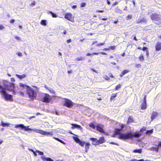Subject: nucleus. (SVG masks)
Segmentation results:
<instances>
[{
  "instance_id": "nucleus-1",
  "label": "nucleus",
  "mask_w": 161,
  "mask_h": 161,
  "mask_svg": "<svg viewBox=\"0 0 161 161\" xmlns=\"http://www.w3.org/2000/svg\"><path fill=\"white\" fill-rule=\"evenodd\" d=\"M125 126V125L121 124L120 125V128H116L114 132V136L118 135L119 139L124 140L132 139L134 136L138 137L140 136L139 132H135L133 133L131 132L123 133V129Z\"/></svg>"
},
{
  "instance_id": "nucleus-2",
  "label": "nucleus",
  "mask_w": 161,
  "mask_h": 161,
  "mask_svg": "<svg viewBox=\"0 0 161 161\" xmlns=\"http://www.w3.org/2000/svg\"><path fill=\"white\" fill-rule=\"evenodd\" d=\"M6 89L0 85V92L1 93L2 97L6 101L13 100V96L8 94L6 92Z\"/></svg>"
},
{
  "instance_id": "nucleus-3",
  "label": "nucleus",
  "mask_w": 161,
  "mask_h": 161,
  "mask_svg": "<svg viewBox=\"0 0 161 161\" xmlns=\"http://www.w3.org/2000/svg\"><path fill=\"white\" fill-rule=\"evenodd\" d=\"M151 19L154 23L157 25L161 24V16L156 14H153L151 15Z\"/></svg>"
},
{
  "instance_id": "nucleus-4",
  "label": "nucleus",
  "mask_w": 161,
  "mask_h": 161,
  "mask_svg": "<svg viewBox=\"0 0 161 161\" xmlns=\"http://www.w3.org/2000/svg\"><path fill=\"white\" fill-rule=\"evenodd\" d=\"M26 92L29 98L32 100L34 99L36 97V92L35 91L33 88L31 87H30L29 89H27Z\"/></svg>"
},
{
  "instance_id": "nucleus-5",
  "label": "nucleus",
  "mask_w": 161,
  "mask_h": 161,
  "mask_svg": "<svg viewBox=\"0 0 161 161\" xmlns=\"http://www.w3.org/2000/svg\"><path fill=\"white\" fill-rule=\"evenodd\" d=\"M37 133H39L42 135H46L47 136H52L53 134L51 132L47 131L37 129H33L32 130Z\"/></svg>"
},
{
  "instance_id": "nucleus-6",
  "label": "nucleus",
  "mask_w": 161,
  "mask_h": 161,
  "mask_svg": "<svg viewBox=\"0 0 161 161\" xmlns=\"http://www.w3.org/2000/svg\"><path fill=\"white\" fill-rule=\"evenodd\" d=\"M51 96L47 93H44L43 94L42 97L40 100L43 102L49 103L51 100Z\"/></svg>"
},
{
  "instance_id": "nucleus-7",
  "label": "nucleus",
  "mask_w": 161,
  "mask_h": 161,
  "mask_svg": "<svg viewBox=\"0 0 161 161\" xmlns=\"http://www.w3.org/2000/svg\"><path fill=\"white\" fill-rule=\"evenodd\" d=\"M62 103L64 106L68 108L72 107L73 105V103L71 100L67 98L64 99V100L62 102Z\"/></svg>"
},
{
  "instance_id": "nucleus-8",
  "label": "nucleus",
  "mask_w": 161,
  "mask_h": 161,
  "mask_svg": "<svg viewBox=\"0 0 161 161\" xmlns=\"http://www.w3.org/2000/svg\"><path fill=\"white\" fill-rule=\"evenodd\" d=\"M15 127L16 128H20L21 129L24 130L25 131H32V129L29 128L28 126H25L22 124H19L15 125Z\"/></svg>"
},
{
  "instance_id": "nucleus-9",
  "label": "nucleus",
  "mask_w": 161,
  "mask_h": 161,
  "mask_svg": "<svg viewBox=\"0 0 161 161\" xmlns=\"http://www.w3.org/2000/svg\"><path fill=\"white\" fill-rule=\"evenodd\" d=\"M73 138L76 143H78L82 147H84L86 143L84 141L80 140L77 137L73 136Z\"/></svg>"
},
{
  "instance_id": "nucleus-10",
  "label": "nucleus",
  "mask_w": 161,
  "mask_h": 161,
  "mask_svg": "<svg viewBox=\"0 0 161 161\" xmlns=\"http://www.w3.org/2000/svg\"><path fill=\"white\" fill-rule=\"evenodd\" d=\"M72 14L70 13H66L64 15V18L66 19L72 21Z\"/></svg>"
},
{
  "instance_id": "nucleus-11",
  "label": "nucleus",
  "mask_w": 161,
  "mask_h": 161,
  "mask_svg": "<svg viewBox=\"0 0 161 161\" xmlns=\"http://www.w3.org/2000/svg\"><path fill=\"white\" fill-rule=\"evenodd\" d=\"M71 125H72V126L71 127V128L72 129H77L79 130H81L82 129V127L79 125L75 124H71Z\"/></svg>"
},
{
  "instance_id": "nucleus-12",
  "label": "nucleus",
  "mask_w": 161,
  "mask_h": 161,
  "mask_svg": "<svg viewBox=\"0 0 161 161\" xmlns=\"http://www.w3.org/2000/svg\"><path fill=\"white\" fill-rule=\"evenodd\" d=\"M90 140L92 142V144L93 145H96L99 144L98 140L95 138H90Z\"/></svg>"
},
{
  "instance_id": "nucleus-13",
  "label": "nucleus",
  "mask_w": 161,
  "mask_h": 161,
  "mask_svg": "<svg viewBox=\"0 0 161 161\" xmlns=\"http://www.w3.org/2000/svg\"><path fill=\"white\" fill-rule=\"evenodd\" d=\"M155 50L156 51H159L161 49V42H158L155 45Z\"/></svg>"
},
{
  "instance_id": "nucleus-14",
  "label": "nucleus",
  "mask_w": 161,
  "mask_h": 161,
  "mask_svg": "<svg viewBox=\"0 0 161 161\" xmlns=\"http://www.w3.org/2000/svg\"><path fill=\"white\" fill-rule=\"evenodd\" d=\"M96 128L97 130L99 131V132L103 133H104V131L103 128L101 126H100V125H97L96 126Z\"/></svg>"
},
{
  "instance_id": "nucleus-15",
  "label": "nucleus",
  "mask_w": 161,
  "mask_h": 161,
  "mask_svg": "<svg viewBox=\"0 0 161 161\" xmlns=\"http://www.w3.org/2000/svg\"><path fill=\"white\" fill-rule=\"evenodd\" d=\"M158 114L157 112H153L151 117V119L152 120L154 119L155 118V117Z\"/></svg>"
},
{
  "instance_id": "nucleus-16",
  "label": "nucleus",
  "mask_w": 161,
  "mask_h": 161,
  "mask_svg": "<svg viewBox=\"0 0 161 161\" xmlns=\"http://www.w3.org/2000/svg\"><path fill=\"white\" fill-rule=\"evenodd\" d=\"M19 86L23 88H25V87H26V90L28 89H29V88L30 87V86L27 85H25L24 84H23L22 83H19Z\"/></svg>"
},
{
  "instance_id": "nucleus-17",
  "label": "nucleus",
  "mask_w": 161,
  "mask_h": 161,
  "mask_svg": "<svg viewBox=\"0 0 161 161\" xmlns=\"http://www.w3.org/2000/svg\"><path fill=\"white\" fill-rule=\"evenodd\" d=\"M105 142V140L103 137H101L98 140L99 143H102Z\"/></svg>"
},
{
  "instance_id": "nucleus-18",
  "label": "nucleus",
  "mask_w": 161,
  "mask_h": 161,
  "mask_svg": "<svg viewBox=\"0 0 161 161\" xmlns=\"http://www.w3.org/2000/svg\"><path fill=\"white\" fill-rule=\"evenodd\" d=\"M16 76L19 79H22L23 78H25L26 76V75L25 74H23L22 75H19L18 74H16Z\"/></svg>"
},
{
  "instance_id": "nucleus-19",
  "label": "nucleus",
  "mask_w": 161,
  "mask_h": 161,
  "mask_svg": "<svg viewBox=\"0 0 161 161\" xmlns=\"http://www.w3.org/2000/svg\"><path fill=\"white\" fill-rule=\"evenodd\" d=\"M53 138L56 140L57 141H58L60 142V143L63 144H65V143L64 141H63L62 140L60 139L59 138L54 136H53Z\"/></svg>"
},
{
  "instance_id": "nucleus-20",
  "label": "nucleus",
  "mask_w": 161,
  "mask_h": 161,
  "mask_svg": "<svg viewBox=\"0 0 161 161\" xmlns=\"http://www.w3.org/2000/svg\"><path fill=\"white\" fill-rule=\"evenodd\" d=\"M9 86L10 87V90H13L14 88V84L13 83H10ZM8 90H10V89H9L8 88H7Z\"/></svg>"
},
{
  "instance_id": "nucleus-21",
  "label": "nucleus",
  "mask_w": 161,
  "mask_h": 161,
  "mask_svg": "<svg viewBox=\"0 0 161 161\" xmlns=\"http://www.w3.org/2000/svg\"><path fill=\"white\" fill-rule=\"evenodd\" d=\"M1 125L3 127L8 126L10 125V123H4L3 121H2Z\"/></svg>"
},
{
  "instance_id": "nucleus-22",
  "label": "nucleus",
  "mask_w": 161,
  "mask_h": 161,
  "mask_svg": "<svg viewBox=\"0 0 161 161\" xmlns=\"http://www.w3.org/2000/svg\"><path fill=\"white\" fill-rule=\"evenodd\" d=\"M133 152L134 153H142V151L141 149H136L134 150Z\"/></svg>"
},
{
  "instance_id": "nucleus-23",
  "label": "nucleus",
  "mask_w": 161,
  "mask_h": 161,
  "mask_svg": "<svg viewBox=\"0 0 161 161\" xmlns=\"http://www.w3.org/2000/svg\"><path fill=\"white\" fill-rule=\"evenodd\" d=\"M146 107H147L146 103L143 102V103L142 105V106H141V109L142 110L145 109L146 108Z\"/></svg>"
},
{
  "instance_id": "nucleus-24",
  "label": "nucleus",
  "mask_w": 161,
  "mask_h": 161,
  "mask_svg": "<svg viewBox=\"0 0 161 161\" xmlns=\"http://www.w3.org/2000/svg\"><path fill=\"white\" fill-rule=\"evenodd\" d=\"M85 60V58L82 57H80L77 58L75 59V61H79L80 60Z\"/></svg>"
},
{
  "instance_id": "nucleus-25",
  "label": "nucleus",
  "mask_w": 161,
  "mask_h": 161,
  "mask_svg": "<svg viewBox=\"0 0 161 161\" xmlns=\"http://www.w3.org/2000/svg\"><path fill=\"white\" fill-rule=\"evenodd\" d=\"M40 24L46 26L47 25L46 21L45 20H42L41 21Z\"/></svg>"
},
{
  "instance_id": "nucleus-26",
  "label": "nucleus",
  "mask_w": 161,
  "mask_h": 161,
  "mask_svg": "<svg viewBox=\"0 0 161 161\" xmlns=\"http://www.w3.org/2000/svg\"><path fill=\"white\" fill-rule=\"evenodd\" d=\"M49 13L51 14L53 18H57L58 17V15L54 13L51 11H49Z\"/></svg>"
},
{
  "instance_id": "nucleus-27",
  "label": "nucleus",
  "mask_w": 161,
  "mask_h": 161,
  "mask_svg": "<svg viewBox=\"0 0 161 161\" xmlns=\"http://www.w3.org/2000/svg\"><path fill=\"white\" fill-rule=\"evenodd\" d=\"M133 119L132 117H131L130 116V117L128 118V122L129 123H131L132 122H133Z\"/></svg>"
},
{
  "instance_id": "nucleus-28",
  "label": "nucleus",
  "mask_w": 161,
  "mask_h": 161,
  "mask_svg": "<svg viewBox=\"0 0 161 161\" xmlns=\"http://www.w3.org/2000/svg\"><path fill=\"white\" fill-rule=\"evenodd\" d=\"M89 126L91 128H92L93 129H95L96 127L95 126V125L92 123H91L89 124Z\"/></svg>"
},
{
  "instance_id": "nucleus-29",
  "label": "nucleus",
  "mask_w": 161,
  "mask_h": 161,
  "mask_svg": "<svg viewBox=\"0 0 161 161\" xmlns=\"http://www.w3.org/2000/svg\"><path fill=\"white\" fill-rule=\"evenodd\" d=\"M85 144V148L89 149V147L90 145V144L88 142H86Z\"/></svg>"
},
{
  "instance_id": "nucleus-30",
  "label": "nucleus",
  "mask_w": 161,
  "mask_h": 161,
  "mask_svg": "<svg viewBox=\"0 0 161 161\" xmlns=\"http://www.w3.org/2000/svg\"><path fill=\"white\" fill-rule=\"evenodd\" d=\"M139 59L140 61H143L144 60V57L143 55L141 54L139 58Z\"/></svg>"
},
{
  "instance_id": "nucleus-31",
  "label": "nucleus",
  "mask_w": 161,
  "mask_h": 161,
  "mask_svg": "<svg viewBox=\"0 0 161 161\" xmlns=\"http://www.w3.org/2000/svg\"><path fill=\"white\" fill-rule=\"evenodd\" d=\"M153 132V130H147L146 131V133L147 134L150 135Z\"/></svg>"
},
{
  "instance_id": "nucleus-32",
  "label": "nucleus",
  "mask_w": 161,
  "mask_h": 161,
  "mask_svg": "<svg viewBox=\"0 0 161 161\" xmlns=\"http://www.w3.org/2000/svg\"><path fill=\"white\" fill-rule=\"evenodd\" d=\"M121 86V85L119 84L117 85L116 86L115 88V90H118L119 88H120Z\"/></svg>"
},
{
  "instance_id": "nucleus-33",
  "label": "nucleus",
  "mask_w": 161,
  "mask_h": 161,
  "mask_svg": "<svg viewBox=\"0 0 161 161\" xmlns=\"http://www.w3.org/2000/svg\"><path fill=\"white\" fill-rule=\"evenodd\" d=\"M36 152L38 153L40 155H42V156H43V155L44 153L43 152H41L39 150H37L36 151Z\"/></svg>"
},
{
  "instance_id": "nucleus-34",
  "label": "nucleus",
  "mask_w": 161,
  "mask_h": 161,
  "mask_svg": "<svg viewBox=\"0 0 161 161\" xmlns=\"http://www.w3.org/2000/svg\"><path fill=\"white\" fill-rule=\"evenodd\" d=\"M117 96V94H112L111 97V100H112V99H113L115 97H116Z\"/></svg>"
},
{
  "instance_id": "nucleus-35",
  "label": "nucleus",
  "mask_w": 161,
  "mask_h": 161,
  "mask_svg": "<svg viewBox=\"0 0 161 161\" xmlns=\"http://www.w3.org/2000/svg\"><path fill=\"white\" fill-rule=\"evenodd\" d=\"M129 72V71L128 70L125 69L123 70L122 72L123 73V75H125V74H126L127 73Z\"/></svg>"
},
{
  "instance_id": "nucleus-36",
  "label": "nucleus",
  "mask_w": 161,
  "mask_h": 161,
  "mask_svg": "<svg viewBox=\"0 0 161 161\" xmlns=\"http://www.w3.org/2000/svg\"><path fill=\"white\" fill-rule=\"evenodd\" d=\"M130 161H144L143 159H141L140 160H137L136 159H133L130 160Z\"/></svg>"
},
{
  "instance_id": "nucleus-37",
  "label": "nucleus",
  "mask_w": 161,
  "mask_h": 161,
  "mask_svg": "<svg viewBox=\"0 0 161 161\" xmlns=\"http://www.w3.org/2000/svg\"><path fill=\"white\" fill-rule=\"evenodd\" d=\"M86 5V3H81L80 7H84Z\"/></svg>"
},
{
  "instance_id": "nucleus-38",
  "label": "nucleus",
  "mask_w": 161,
  "mask_h": 161,
  "mask_svg": "<svg viewBox=\"0 0 161 161\" xmlns=\"http://www.w3.org/2000/svg\"><path fill=\"white\" fill-rule=\"evenodd\" d=\"M131 18H132V15L130 14H129L127 16L126 19H130Z\"/></svg>"
},
{
  "instance_id": "nucleus-39",
  "label": "nucleus",
  "mask_w": 161,
  "mask_h": 161,
  "mask_svg": "<svg viewBox=\"0 0 161 161\" xmlns=\"http://www.w3.org/2000/svg\"><path fill=\"white\" fill-rule=\"evenodd\" d=\"M116 47L114 46H110L109 47V48L114 50L115 49Z\"/></svg>"
},
{
  "instance_id": "nucleus-40",
  "label": "nucleus",
  "mask_w": 161,
  "mask_h": 161,
  "mask_svg": "<svg viewBox=\"0 0 161 161\" xmlns=\"http://www.w3.org/2000/svg\"><path fill=\"white\" fill-rule=\"evenodd\" d=\"M104 44H105V43L104 42H102V43H99L98 44H97L96 45V46H103V45H104Z\"/></svg>"
},
{
  "instance_id": "nucleus-41",
  "label": "nucleus",
  "mask_w": 161,
  "mask_h": 161,
  "mask_svg": "<svg viewBox=\"0 0 161 161\" xmlns=\"http://www.w3.org/2000/svg\"><path fill=\"white\" fill-rule=\"evenodd\" d=\"M103 77L104 79H105L107 80H108L109 79H110V78L108 76L106 75L104 76Z\"/></svg>"
},
{
  "instance_id": "nucleus-42",
  "label": "nucleus",
  "mask_w": 161,
  "mask_h": 161,
  "mask_svg": "<svg viewBox=\"0 0 161 161\" xmlns=\"http://www.w3.org/2000/svg\"><path fill=\"white\" fill-rule=\"evenodd\" d=\"M147 48L146 47H143L142 48V50H143V51H146H146L147 50Z\"/></svg>"
},
{
  "instance_id": "nucleus-43",
  "label": "nucleus",
  "mask_w": 161,
  "mask_h": 161,
  "mask_svg": "<svg viewBox=\"0 0 161 161\" xmlns=\"http://www.w3.org/2000/svg\"><path fill=\"white\" fill-rule=\"evenodd\" d=\"M17 54L19 56H22V53L20 52H18L17 53Z\"/></svg>"
},
{
  "instance_id": "nucleus-44",
  "label": "nucleus",
  "mask_w": 161,
  "mask_h": 161,
  "mask_svg": "<svg viewBox=\"0 0 161 161\" xmlns=\"http://www.w3.org/2000/svg\"><path fill=\"white\" fill-rule=\"evenodd\" d=\"M4 28V27L2 25L0 24V30H3Z\"/></svg>"
},
{
  "instance_id": "nucleus-45",
  "label": "nucleus",
  "mask_w": 161,
  "mask_h": 161,
  "mask_svg": "<svg viewBox=\"0 0 161 161\" xmlns=\"http://www.w3.org/2000/svg\"><path fill=\"white\" fill-rule=\"evenodd\" d=\"M15 20L14 19H12L10 21V23L13 24L15 21Z\"/></svg>"
},
{
  "instance_id": "nucleus-46",
  "label": "nucleus",
  "mask_w": 161,
  "mask_h": 161,
  "mask_svg": "<svg viewBox=\"0 0 161 161\" xmlns=\"http://www.w3.org/2000/svg\"><path fill=\"white\" fill-rule=\"evenodd\" d=\"M99 54H100V52L99 53L94 52L92 53V54L96 55H98Z\"/></svg>"
},
{
  "instance_id": "nucleus-47",
  "label": "nucleus",
  "mask_w": 161,
  "mask_h": 161,
  "mask_svg": "<svg viewBox=\"0 0 161 161\" xmlns=\"http://www.w3.org/2000/svg\"><path fill=\"white\" fill-rule=\"evenodd\" d=\"M35 1H33L32 2V3H31V6H33L35 5Z\"/></svg>"
},
{
  "instance_id": "nucleus-48",
  "label": "nucleus",
  "mask_w": 161,
  "mask_h": 161,
  "mask_svg": "<svg viewBox=\"0 0 161 161\" xmlns=\"http://www.w3.org/2000/svg\"><path fill=\"white\" fill-rule=\"evenodd\" d=\"M136 66L137 68H139L141 66V64H136Z\"/></svg>"
},
{
  "instance_id": "nucleus-49",
  "label": "nucleus",
  "mask_w": 161,
  "mask_h": 161,
  "mask_svg": "<svg viewBox=\"0 0 161 161\" xmlns=\"http://www.w3.org/2000/svg\"><path fill=\"white\" fill-rule=\"evenodd\" d=\"M143 102L146 103V96H144V97Z\"/></svg>"
},
{
  "instance_id": "nucleus-50",
  "label": "nucleus",
  "mask_w": 161,
  "mask_h": 161,
  "mask_svg": "<svg viewBox=\"0 0 161 161\" xmlns=\"http://www.w3.org/2000/svg\"><path fill=\"white\" fill-rule=\"evenodd\" d=\"M158 145L159 147H161V141L158 142Z\"/></svg>"
},
{
  "instance_id": "nucleus-51",
  "label": "nucleus",
  "mask_w": 161,
  "mask_h": 161,
  "mask_svg": "<svg viewBox=\"0 0 161 161\" xmlns=\"http://www.w3.org/2000/svg\"><path fill=\"white\" fill-rule=\"evenodd\" d=\"M15 37L17 40H19L20 39V37L19 36H15Z\"/></svg>"
},
{
  "instance_id": "nucleus-52",
  "label": "nucleus",
  "mask_w": 161,
  "mask_h": 161,
  "mask_svg": "<svg viewBox=\"0 0 161 161\" xmlns=\"http://www.w3.org/2000/svg\"><path fill=\"white\" fill-rule=\"evenodd\" d=\"M76 7H77V6L75 5H73L72 6V8L73 9H75L76 8Z\"/></svg>"
},
{
  "instance_id": "nucleus-53",
  "label": "nucleus",
  "mask_w": 161,
  "mask_h": 161,
  "mask_svg": "<svg viewBox=\"0 0 161 161\" xmlns=\"http://www.w3.org/2000/svg\"><path fill=\"white\" fill-rule=\"evenodd\" d=\"M71 40L70 39H69L67 40V42L68 43H69L70 42H71Z\"/></svg>"
},
{
  "instance_id": "nucleus-54",
  "label": "nucleus",
  "mask_w": 161,
  "mask_h": 161,
  "mask_svg": "<svg viewBox=\"0 0 161 161\" xmlns=\"http://www.w3.org/2000/svg\"><path fill=\"white\" fill-rule=\"evenodd\" d=\"M159 147L158 146L157 147H156L155 148V150L157 151V152H158V149H159Z\"/></svg>"
},
{
  "instance_id": "nucleus-55",
  "label": "nucleus",
  "mask_w": 161,
  "mask_h": 161,
  "mask_svg": "<svg viewBox=\"0 0 161 161\" xmlns=\"http://www.w3.org/2000/svg\"><path fill=\"white\" fill-rule=\"evenodd\" d=\"M109 75L111 78H114V76L112 74L109 73Z\"/></svg>"
},
{
  "instance_id": "nucleus-56",
  "label": "nucleus",
  "mask_w": 161,
  "mask_h": 161,
  "mask_svg": "<svg viewBox=\"0 0 161 161\" xmlns=\"http://www.w3.org/2000/svg\"><path fill=\"white\" fill-rule=\"evenodd\" d=\"M100 53L103 55H107V53L105 52H100Z\"/></svg>"
},
{
  "instance_id": "nucleus-57",
  "label": "nucleus",
  "mask_w": 161,
  "mask_h": 161,
  "mask_svg": "<svg viewBox=\"0 0 161 161\" xmlns=\"http://www.w3.org/2000/svg\"><path fill=\"white\" fill-rule=\"evenodd\" d=\"M118 3L117 2H115L113 4L112 6H114L116 5L117 4H118Z\"/></svg>"
},
{
  "instance_id": "nucleus-58",
  "label": "nucleus",
  "mask_w": 161,
  "mask_h": 161,
  "mask_svg": "<svg viewBox=\"0 0 161 161\" xmlns=\"http://www.w3.org/2000/svg\"><path fill=\"white\" fill-rule=\"evenodd\" d=\"M19 94L20 95L24 96V93L23 92H20L19 93Z\"/></svg>"
},
{
  "instance_id": "nucleus-59",
  "label": "nucleus",
  "mask_w": 161,
  "mask_h": 161,
  "mask_svg": "<svg viewBox=\"0 0 161 161\" xmlns=\"http://www.w3.org/2000/svg\"><path fill=\"white\" fill-rule=\"evenodd\" d=\"M146 54L147 56V57H148V55H149V52H148V51L147 50L146 51Z\"/></svg>"
},
{
  "instance_id": "nucleus-60",
  "label": "nucleus",
  "mask_w": 161,
  "mask_h": 161,
  "mask_svg": "<svg viewBox=\"0 0 161 161\" xmlns=\"http://www.w3.org/2000/svg\"><path fill=\"white\" fill-rule=\"evenodd\" d=\"M35 116H31V117H30L29 118V119H31L32 118H35Z\"/></svg>"
},
{
  "instance_id": "nucleus-61",
  "label": "nucleus",
  "mask_w": 161,
  "mask_h": 161,
  "mask_svg": "<svg viewBox=\"0 0 161 161\" xmlns=\"http://www.w3.org/2000/svg\"><path fill=\"white\" fill-rule=\"evenodd\" d=\"M11 80L12 82H14L15 81V79L14 78H11Z\"/></svg>"
},
{
  "instance_id": "nucleus-62",
  "label": "nucleus",
  "mask_w": 161,
  "mask_h": 161,
  "mask_svg": "<svg viewBox=\"0 0 161 161\" xmlns=\"http://www.w3.org/2000/svg\"><path fill=\"white\" fill-rule=\"evenodd\" d=\"M110 143L112 144H114V145H118L117 143H114V142H110Z\"/></svg>"
},
{
  "instance_id": "nucleus-63",
  "label": "nucleus",
  "mask_w": 161,
  "mask_h": 161,
  "mask_svg": "<svg viewBox=\"0 0 161 161\" xmlns=\"http://www.w3.org/2000/svg\"><path fill=\"white\" fill-rule=\"evenodd\" d=\"M97 13H102L103 12V10H98L97 11Z\"/></svg>"
},
{
  "instance_id": "nucleus-64",
  "label": "nucleus",
  "mask_w": 161,
  "mask_h": 161,
  "mask_svg": "<svg viewBox=\"0 0 161 161\" xmlns=\"http://www.w3.org/2000/svg\"><path fill=\"white\" fill-rule=\"evenodd\" d=\"M63 33L64 34H66V30H64L63 32Z\"/></svg>"
}]
</instances>
